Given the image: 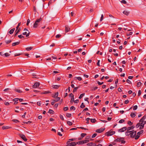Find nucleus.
<instances>
[{"label":"nucleus","mask_w":146,"mask_h":146,"mask_svg":"<svg viewBox=\"0 0 146 146\" xmlns=\"http://www.w3.org/2000/svg\"><path fill=\"white\" fill-rule=\"evenodd\" d=\"M79 88V87H76L74 88L73 90V92L74 93L75 92H76L77 91L78 89V88Z\"/></svg>","instance_id":"obj_25"},{"label":"nucleus","mask_w":146,"mask_h":146,"mask_svg":"<svg viewBox=\"0 0 146 146\" xmlns=\"http://www.w3.org/2000/svg\"><path fill=\"white\" fill-rule=\"evenodd\" d=\"M71 146H75L76 145V143L75 142H72L70 143Z\"/></svg>","instance_id":"obj_26"},{"label":"nucleus","mask_w":146,"mask_h":146,"mask_svg":"<svg viewBox=\"0 0 146 146\" xmlns=\"http://www.w3.org/2000/svg\"><path fill=\"white\" fill-rule=\"evenodd\" d=\"M146 118V116L144 115V116L139 120V123H144L145 122H146V121H144Z\"/></svg>","instance_id":"obj_8"},{"label":"nucleus","mask_w":146,"mask_h":146,"mask_svg":"<svg viewBox=\"0 0 146 146\" xmlns=\"http://www.w3.org/2000/svg\"><path fill=\"white\" fill-rule=\"evenodd\" d=\"M72 115V114L71 113H67L66 114V116L68 117H70Z\"/></svg>","instance_id":"obj_40"},{"label":"nucleus","mask_w":146,"mask_h":146,"mask_svg":"<svg viewBox=\"0 0 146 146\" xmlns=\"http://www.w3.org/2000/svg\"><path fill=\"white\" fill-rule=\"evenodd\" d=\"M33 48V47H27L26 48V50H27L29 51V50H31Z\"/></svg>","instance_id":"obj_30"},{"label":"nucleus","mask_w":146,"mask_h":146,"mask_svg":"<svg viewBox=\"0 0 146 146\" xmlns=\"http://www.w3.org/2000/svg\"><path fill=\"white\" fill-rule=\"evenodd\" d=\"M90 119L89 118H88L86 119V120L87 121L86 123L87 124L89 123V121L90 120Z\"/></svg>","instance_id":"obj_47"},{"label":"nucleus","mask_w":146,"mask_h":146,"mask_svg":"<svg viewBox=\"0 0 146 146\" xmlns=\"http://www.w3.org/2000/svg\"><path fill=\"white\" fill-rule=\"evenodd\" d=\"M105 129V128H103L97 129L96 130V132L98 133H101L103 132Z\"/></svg>","instance_id":"obj_5"},{"label":"nucleus","mask_w":146,"mask_h":146,"mask_svg":"<svg viewBox=\"0 0 146 146\" xmlns=\"http://www.w3.org/2000/svg\"><path fill=\"white\" fill-rule=\"evenodd\" d=\"M76 144H78V145H80V144H84V142H83V141H78L76 143Z\"/></svg>","instance_id":"obj_29"},{"label":"nucleus","mask_w":146,"mask_h":146,"mask_svg":"<svg viewBox=\"0 0 146 146\" xmlns=\"http://www.w3.org/2000/svg\"><path fill=\"white\" fill-rule=\"evenodd\" d=\"M123 13L125 15H128L129 13V12L126 10H125L123 12Z\"/></svg>","instance_id":"obj_15"},{"label":"nucleus","mask_w":146,"mask_h":146,"mask_svg":"<svg viewBox=\"0 0 146 146\" xmlns=\"http://www.w3.org/2000/svg\"><path fill=\"white\" fill-rule=\"evenodd\" d=\"M84 94H85L84 93L82 94H81L79 97V98L80 99H81V98H82V97H83V96L84 95Z\"/></svg>","instance_id":"obj_38"},{"label":"nucleus","mask_w":146,"mask_h":146,"mask_svg":"<svg viewBox=\"0 0 146 146\" xmlns=\"http://www.w3.org/2000/svg\"><path fill=\"white\" fill-rule=\"evenodd\" d=\"M95 143H94L92 142L88 143L87 144V145L88 146H94Z\"/></svg>","instance_id":"obj_22"},{"label":"nucleus","mask_w":146,"mask_h":146,"mask_svg":"<svg viewBox=\"0 0 146 146\" xmlns=\"http://www.w3.org/2000/svg\"><path fill=\"white\" fill-rule=\"evenodd\" d=\"M121 2L122 3H124V4H126L127 3V2L126 1H125V0H122L121 1Z\"/></svg>","instance_id":"obj_58"},{"label":"nucleus","mask_w":146,"mask_h":146,"mask_svg":"<svg viewBox=\"0 0 146 146\" xmlns=\"http://www.w3.org/2000/svg\"><path fill=\"white\" fill-rule=\"evenodd\" d=\"M86 135V134L85 133H82L81 134V136L82 138L85 137Z\"/></svg>","instance_id":"obj_36"},{"label":"nucleus","mask_w":146,"mask_h":146,"mask_svg":"<svg viewBox=\"0 0 146 146\" xmlns=\"http://www.w3.org/2000/svg\"><path fill=\"white\" fill-rule=\"evenodd\" d=\"M69 96H70V97H72H72H74V95L72 93L70 94H69Z\"/></svg>","instance_id":"obj_57"},{"label":"nucleus","mask_w":146,"mask_h":146,"mask_svg":"<svg viewBox=\"0 0 146 146\" xmlns=\"http://www.w3.org/2000/svg\"><path fill=\"white\" fill-rule=\"evenodd\" d=\"M60 117L62 120H64V119L63 117V116L62 115H60Z\"/></svg>","instance_id":"obj_50"},{"label":"nucleus","mask_w":146,"mask_h":146,"mask_svg":"<svg viewBox=\"0 0 146 146\" xmlns=\"http://www.w3.org/2000/svg\"><path fill=\"white\" fill-rule=\"evenodd\" d=\"M57 98H56V100H54L55 101H56V102H57V101H59L60 100V97H57Z\"/></svg>","instance_id":"obj_56"},{"label":"nucleus","mask_w":146,"mask_h":146,"mask_svg":"<svg viewBox=\"0 0 146 146\" xmlns=\"http://www.w3.org/2000/svg\"><path fill=\"white\" fill-rule=\"evenodd\" d=\"M44 92L45 93V94H49V93H51V92L49 91H45Z\"/></svg>","instance_id":"obj_60"},{"label":"nucleus","mask_w":146,"mask_h":146,"mask_svg":"<svg viewBox=\"0 0 146 146\" xmlns=\"http://www.w3.org/2000/svg\"><path fill=\"white\" fill-rule=\"evenodd\" d=\"M135 127L134 125H132L130 127H128V128H127V130L128 131H130V130H132Z\"/></svg>","instance_id":"obj_9"},{"label":"nucleus","mask_w":146,"mask_h":146,"mask_svg":"<svg viewBox=\"0 0 146 146\" xmlns=\"http://www.w3.org/2000/svg\"><path fill=\"white\" fill-rule=\"evenodd\" d=\"M4 55H5V57H8L10 56V54L8 53H6Z\"/></svg>","instance_id":"obj_44"},{"label":"nucleus","mask_w":146,"mask_h":146,"mask_svg":"<svg viewBox=\"0 0 146 146\" xmlns=\"http://www.w3.org/2000/svg\"><path fill=\"white\" fill-rule=\"evenodd\" d=\"M30 32L29 31L28 33H27V32H25L23 33V35H26V37H27L29 36L30 34Z\"/></svg>","instance_id":"obj_12"},{"label":"nucleus","mask_w":146,"mask_h":146,"mask_svg":"<svg viewBox=\"0 0 146 146\" xmlns=\"http://www.w3.org/2000/svg\"><path fill=\"white\" fill-rule=\"evenodd\" d=\"M141 84V83L140 82H138L137 83V86L138 87H140Z\"/></svg>","instance_id":"obj_31"},{"label":"nucleus","mask_w":146,"mask_h":146,"mask_svg":"<svg viewBox=\"0 0 146 146\" xmlns=\"http://www.w3.org/2000/svg\"><path fill=\"white\" fill-rule=\"evenodd\" d=\"M98 88V87H92L91 88V90L92 91H95Z\"/></svg>","instance_id":"obj_21"},{"label":"nucleus","mask_w":146,"mask_h":146,"mask_svg":"<svg viewBox=\"0 0 146 146\" xmlns=\"http://www.w3.org/2000/svg\"><path fill=\"white\" fill-rule=\"evenodd\" d=\"M140 125V124L139 123H138L136 125V128H138Z\"/></svg>","instance_id":"obj_53"},{"label":"nucleus","mask_w":146,"mask_h":146,"mask_svg":"<svg viewBox=\"0 0 146 146\" xmlns=\"http://www.w3.org/2000/svg\"><path fill=\"white\" fill-rule=\"evenodd\" d=\"M58 92H56L54 95L52 96V97L53 98H55L58 97Z\"/></svg>","instance_id":"obj_20"},{"label":"nucleus","mask_w":146,"mask_h":146,"mask_svg":"<svg viewBox=\"0 0 146 146\" xmlns=\"http://www.w3.org/2000/svg\"><path fill=\"white\" fill-rule=\"evenodd\" d=\"M60 86V85H53L52 86V87L53 88H54V89H58Z\"/></svg>","instance_id":"obj_14"},{"label":"nucleus","mask_w":146,"mask_h":146,"mask_svg":"<svg viewBox=\"0 0 146 146\" xmlns=\"http://www.w3.org/2000/svg\"><path fill=\"white\" fill-rule=\"evenodd\" d=\"M42 18H40L39 19L36 20L35 22L37 23H39L40 22Z\"/></svg>","instance_id":"obj_37"},{"label":"nucleus","mask_w":146,"mask_h":146,"mask_svg":"<svg viewBox=\"0 0 146 146\" xmlns=\"http://www.w3.org/2000/svg\"><path fill=\"white\" fill-rule=\"evenodd\" d=\"M115 133V131H113L111 130H110L109 131L106 133H105V135L107 136H109L114 134Z\"/></svg>","instance_id":"obj_3"},{"label":"nucleus","mask_w":146,"mask_h":146,"mask_svg":"<svg viewBox=\"0 0 146 146\" xmlns=\"http://www.w3.org/2000/svg\"><path fill=\"white\" fill-rule=\"evenodd\" d=\"M15 91L17 92L21 93L22 92V91L20 90L16 89L15 90Z\"/></svg>","instance_id":"obj_35"},{"label":"nucleus","mask_w":146,"mask_h":146,"mask_svg":"<svg viewBox=\"0 0 146 146\" xmlns=\"http://www.w3.org/2000/svg\"><path fill=\"white\" fill-rule=\"evenodd\" d=\"M136 131H134V130L131 131L130 134L131 137L132 138H134L136 135Z\"/></svg>","instance_id":"obj_1"},{"label":"nucleus","mask_w":146,"mask_h":146,"mask_svg":"<svg viewBox=\"0 0 146 146\" xmlns=\"http://www.w3.org/2000/svg\"><path fill=\"white\" fill-rule=\"evenodd\" d=\"M21 25V23H18V25L16 27V30L15 31V32H16L17 30L19 28V26H20Z\"/></svg>","instance_id":"obj_32"},{"label":"nucleus","mask_w":146,"mask_h":146,"mask_svg":"<svg viewBox=\"0 0 146 146\" xmlns=\"http://www.w3.org/2000/svg\"><path fill=\"white\" fill-rule=\"evenodd\" d=\"M97 135V134L96 133H94V134L92 135V138H93L95 137L96 135Z\"/></svg>","instance_id":"obj_54"},{"label":"nucleus","mask_w":146,"mask_h":146,"mask_svg":"<svg viewBox=\"0 0 146 146\" xmlns=\"http://www.w3.org/2000/svg\"><path fill=\"white\" fill-rule=\"evenodd\" d=\"M30 22V19H28L27 20V25H28L29 23Z\"/></svg>","instance_id":"obj_59"},{"label":"nucleus","mask_w":146,"mask_h":146,"mask_svg":"<svg viewBox=\"0 0 146 146\" xmlns=\"http://www.w3.org/2000/svg\"><path fill=\"white\" fill-rule=\"evenodd\" d=\"M15 28H13L12 29H11L9 32V33L10 34H12L14 31H15Z\"/></svg>","instance_id":"obj_16"},{"label":"nucleus","mask_w":146,"mask_h":146,"mask_svg":"<svg viewBox=\"0 0 146 146\" xmlns=\"http://www.w3.org/2000/svg\"><path fill=\"white\" fill-rule=\"evenodd\" d=\"M90 121L92 123H95L96 121V120L95 119H91Z\"/></svg>","instance_id":"obj_33"},{"label":"nucleus","mask_w":146,"mask_h":146,"mask_svg":"<svg viewBox=\"0 0 146 146\" xmlns=\"http://www.w3.org/2000/svg\"><path fill=\"white\" fill-rule=\"evenodd\" d=\"M70 110H75V108L74 106H72L70 107Z\"/></svg>","instance_id":"obj_43"},{"label":"nucleus","mask_w":146,"mask_h":146,"mask_svg":"<svg viewBox=\"0 0 146 146\" xmlns=\"http://www.w3.org/2000/svg\"><path fill=\"white\" fill-rule=\"evenodd\" d=\"M67 123L69 125H71L72 124V123L70 121H67Z\"/></svg>","instance_id":"obj_41"},{"label":"nucleus","mask_w":146,"mask_h":146,"mask_svg":"<svg viewBox=\"0 0 146 146\" xmlns=\"http://www.w3.org/2000/svg\"><path fill=\"white\" fill-rule=\"evenodd\" d=\"M61 36V35L58 34L56 35V37L57 38L60 37Z\"/></svg>","instance_id":"obj_62"},{"label":"nucleus","mask_w":146,"mask_h":146,"mask_svg":"<svg viewBox=\"0 0 146 146\" xmlns=\"http://www.w3.org/2000/svg\"><path fill=\"white\" fill-rule=\"evenodd\" d=\"M82 141H83V142H84V144L87 143L89 142V140H84Z\"/></svg>","instance_id":"obj_45"},{"label":"nucleus","mask_w":146,"mask_h":146,"mask_svg":"<svg viewBox=\"0 0 146 146\" xmlns=\"http://www.w3.org/2000/svg\"><path fill=\"white\" fill-rule=\"evenodd\" d=\"M130 132L131 131H128L127 130L125 133V135L127 136L130 135Z\"/></svg>","instance_id":"obj_19"},{"label":"nucleus","mask_w":146,"mask_h":146,"mask_svg":"<svg viewBox=\"0 0 146 146\" xmlns=\"http://www.w3.org/2000/svg\"><path fill=\"white\" fill-rule=\"evenodd\" d=\"M18 37L20 38H24V37L22 36V35H20L18 36Z\"/></svg>","instance_id":"obj_63"},{"label":"nucleus","mask_w":146,"mask_h":146,"mask_svg":"<svg viewBox=\"0 0 146 146\" xmlns=\"http://www.w3.org/2000/svg\"><path fill=\"white\" fill-rule=\"evenodd\" d=\"M68 108L67 107H65L64 108L63 110L64 111H66L68 110Z\"/></svg>","instance_id":"obj_55"},{"label":"nucleus","mask_w":146,"mask_h":146,"mask_svg":"<svg viewBox=\"0 0 146 146\" xmlns=\"http://www.w3.org/2000/svg\"><path fill=\"white\" fill-rule=\"evenodd\" d=\"M40 85V83L39 82H36L34 84L33 86V87L34 88H36L38 87Z\"/></svg>","instance_id":"obj_7"},{"label":"nucleus","mask_w":146,"mask_h":146,"mask_svg":"<svg viewBox=\"0 0 146 146\" xmlns=\"http://www.w3.org/2000/svg\"><path fill=\"white\" fill-rule=\"evenodd\" d=\"M127 130V127H124L120 129H119L118 132H122Z\"/></svg>","instance_id":"obj_6"},{"label":"nucleus","mask_w":146,"mask_h":146,"mask_svg":"<svg viewBox=\"0 0 146 146\" xmlns=\"http://www.w3.org/2000/svg\"><path fill=\"white\" fill-rule=\"evenodd\" d=\"M125 121V120L123 119H121L119 121V123H121Z\"/></svg>","instance_id":"obj_42"},{"label":"nucleus","mask_w":146,"mask_h":146,"mask_svg":"<svg viewBox=\"0 0 146 146\" xmlns=\"http://www.w3.org/2000/svg\"><path fill=\"white\" fill-rule=\"evenodd\" d=\"M13 121L16 123L19 122V121L17 119H13Z\"/></svg>","instance_id":"obj_51"},{"label":"nucleus","mask_w":146,"mask_h":146,"mask_svg":"<svg viewBox=\"0 0 146 146\" xmlns=\"http://www.w3.org/2000/svg\"><path fill=\"white\" fill-rule=\"evenodd\" d=\"M76 78L79 81H81L82 80V78L80 77H76Z\"/></svg>","instance_id":"obj_49"},{"label":"nucleus","mask_w":146,"mask_h":146,"mask_svg":"<svg viewBox=\"0 0 146 146\" xmlns=\"http://www.w3.org/2000/svg\"><path fill=\"white\" fill-rule=\"evenodd\" d=\"M38 25V23L36 22H35V23H34V25L33 26L34 28H36L37 27Z\"/></svg>","instance_id":"obj_23"},{"label":"nucleus","mask_w":146,"mask_h":146,"mask_svg":"<svg viewBox=\"0 0 146 146\" xmlns=\"http://www.w3.org/2000/svg\"><path fill=\"white\" fill-rule=\"evenodd\" d=\"M20 42H16L13 43L12 44V46H14L19 45L20 44Z\"/></svg>","instance_id":"obj_13"},{"label":"nucleus","mask_w":146,"mask_h":146,"mask_svg":"<svg viewBox=\"0 0 146 146\" xmlns=\"http://www.w3.org/2000/svg\"><path fill=\"white\" fill-rule=\"evenodd\" d=\"M74 101V97H72L71 98V100L70 101V102L71 103L73 102Z\"/></svg>","instance_id":"obj_48"},{"label":"nucleus","mask_w":146,"mask_h":146,"mask_svg":"<svg viewBox=\"0 0 146 146\" xmlns=\"http://www.w3.org/2000/svg\"><path fill=\"white\" fill-rule=\"evenodd\" d=\"M19 100V98H15L13 100V101L15 102L14 103V104L15 105V104H17L18 103L17 101Z\"/></svg>","instance_id":"obj_10"},{"label":"nucleus","mask_w":146,"mask_h":146,"mask_svg":"<svg viewBox=\"0 0 146 146\" xmlns=\"http://www.w3.org/2000/svg\"><path fill=\"white\" fill-rule=\"evenodd\" d=\"M141 91L140 90H139L138 94V96H139L141 95Z\"/></svg>","instance_id":"obj_61"},{"label":"nucleus","mask_w":146,"mask_h":146,"mask_svg":"<svg viewBox=\"0 0 146 146\" xmlns=\"http://www.w3.org/2000/svg\"><path fill=\"white\" fill-rule=\"evenodd\" d=\"M124 139L123 137H120L115 140V141L121 142L122 143H124L125 141L124 140Z\"/></svg>","instance_id":"obj_2"},{"label":"nucleus","mask_w":146,"mask_h":146,"mask_svg":"<svg viewBox=\"0 0 146 146\" xmlns=\"http://www.w3.org/2000/svg\"><path fill=\"white\" fill-rule=\"evenodd\" d=\"M70 28L68 26H65V32L66 33H67L69 32L70 31Z\"/></svg>","instance_id":"obj_11"},{"label":"nucleus","mask_w":146,"mask_h":146,"mask_svg":"<svg viewBox=\"0 0 146 146\" xmlns=\"http://www.w3.org/2000/svg\"><path fill=\"white\" fill-rule=\"evenodd\" d=\"M19 136L21 137L24 141H27V139L25 136L23 134H19Z\"/></svg>","instance_id":"obj_4"},{"label":"nucleus","mask_w":146,"mask_h":146,"mask_svg":"<svg viewBox=\"0 0 146 146\" xmlns=\"http://www.w3.org/2000/svg\"><path fill=\"white\" fill-rule=\"evenodd\" d=\"M143 132V130H141L140 131L138 132L137 133V134L138 135H139L142 134Z\"/></svg>","instance_id":"obj_28"},{"label":"nucleus","mask_w":146,"mask_h":146,"mask_svg":"<svg viewBox=\"0 0 146 146\" xmlns=\"http://www.w3.org/2000/svg\"><path fill=\"white\" fill-rule=\"evenodd\" d=\"M85 106L84 105L83 103H82L80 106V107L82 108H83L85 107Z\"/></svg>","instance_id":"obj_34"},{"label":"nucleus","mask_w":146,"mask_h":146,"mask_svg":"<svg viewBox=\"0 0 146 146\" xmlns=\"http://www.w3.org/2000/svg\"><path fill=\"white\" fill-rule=\"evenodd\" d=\"M48 113H50V114H54V111L53 110H51L50 109L48 111Z\"/></svg>","instance_id":"obj_24"},{"label":"nucleus","mask_w":146,"mask_h":146,"mask_svg":"<svg viewBox=\"0 0 146 146\" xmlns=\"http://www.w3.org/2000/svg\"><path fill=\"white\" fill-rule=\"evenodd\" d=\"M137 108V105H135L133 107V110H136Z\"/></svg>","instance_id":"obj_46"},{"label":"nucleus","mask_w":146,"mask_h":146,"mask_svg":"<svg viewBox=\"0 0 146 146\" xmlns=\"http://www.w3.org/2000/svg\"><path fill=\"white\" fill-rule=\"evenodd\" d=\"M94 146H102V145L101 144H99L98 145H96V144H94Z\"/></svg>","instance_id":"obj_64"},{"label":"nucleus","mask_w":146,"mask_h":146,"mask_svg":"<svg viewBox=\"0 0 146 146\" xmlns=\"http://www.w3.org/2000/svg\"><path fill=\"white\" fill-rule=\"evenodd\" d=\"M10 128H11V127L8 126H3L2 127V129H3L4 130V129H9Z\"/></svg>","instance_id":"obj_17"},{"label":"nucleus","mask_w":146,"mask_h":146,"mask_svg":"<svg viewBox=\"0 0 146 146\" xmlns=\"http://www.w3.org/2000/svg\"><path fill=\"white\" fill-rule=\"evenodd\" d=\"M11 41H12L11 40H6L5 41V42L7 44H8L9 43H11Z\"/></svg>","instance_id":"obj_27"},{"label":"nucleus","mask_w":146,"mask_h":146,"mask_svg":"<svg viewBox=\"0 0 146 146\" xmlns=\"http://www.w3.org/2000/svg\"><path fill=\"white\" fill-rule=\"evenodd\" d=\"M103 18H104V15H103L102 14L101 15V18H100V21H102V20L103 19Z\"/></svg>","instance_id":"obj_52"},{"label":"nucleus","mask_w":146,"mask_h":146,"mask_svg":"<svg viewBox=\"0 0 146 146\" xmlns=\"http://www.w3.org/2000/svg\"><path fill=\"white\" fill-rule=\"evenodd\" d=\"M136 116V114L135 113L131 112L130 114V116L132 118H133Z\"/></svg>","instance_id":"obj_18"},{"label":"nucleus","mask_w":146,"mask_h":146,"mask_svg":"<svg viewBox=\"0 0 146 146\" xmlns=\"http://www.w3.org/2000/svg\"><path fill=\"white\" fill-rule=\"evenodd\" d=\"M127 123L129 126L133 124V123H132L130 121H128Z\"/></svg>","instance_id":"obj_39"}]
</instances>
